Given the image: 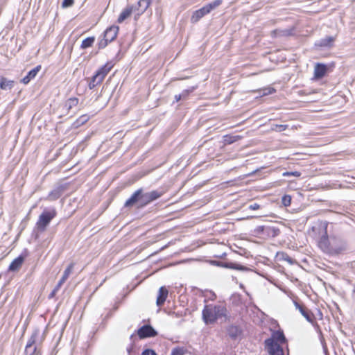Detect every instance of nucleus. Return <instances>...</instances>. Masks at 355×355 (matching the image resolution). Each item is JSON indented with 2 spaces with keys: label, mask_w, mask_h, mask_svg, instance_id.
<instances>
[{
  "label": "nucleus",
  "mask_w": 355,
  "mask_h": 355,
  "mask_svg": "<svg viewBox=\"0 0 355 355\" xmlns=\"http://www.w3.org/2000/svg\"><path fill=\"white\" fill-rule=\"evenodd\" d=\"M282 202L285 207L290 206L291 203V197L288 195H284L282 198Z\"/></svg>",
  "instance_id": "obj_33"
},
{
  "label": "nucleus",
  "mask_w": 355,
  "mask_h": 355,
  "mask_svg": "<svg viewBox=\"0 0 355 355\" xmlns=\"http://www.w3.org/2000/svg\"><path fill=\"white\" fill-rule=\"evenodd\" d=\"M243 138L241 135H226L223 137V140L225 144H233Z\"/></svg>",
  "instance_id": "obj_23"
},
{
  "label": "nucleus",
  "mask_w": 355,
  "mask_h": 355,
  "mask_svg": "<svg viewBox=\"0 0 355 355\" xmlns=\"http://www.w3.org/2000/svg\"><path fill=\"white\" fill-rule=\"evenodd\" d=\"M282 258L287 261L288 263H292L293 262V259L291 257H290L288 254H282Z\"/></svg>",
  "instance_id": "obj_44"
},
{
  "label": "nucleus",
  "mask_w": 355,
  "mask_h": 355,
  "mask_svg": "<svg viewBox=\"0 0 355 355\" xmlns=\"http://www.w3.org/2000/svg\"><path fill=\"white\" fill-rule=\"evenodd\" d=\"M255 231L257 233H266L267 235L272 237L276 236L279 232L278 229L268 226H258Z\"/></svg>",
  "instance_id": "obj_9"
},
{
  "label": "nucleus",
  "mask_w": 355,
  "mask_h": 355,
  "mask_svg": "<svg viewBox=\"0 0 355 355\" xmlns=\"http://www.w3.org/2000/svg\"><path fill=\"white\" fill-rule=\"evenodd\" d=\"M24 261V257L22 255L19 256L15 258L10 264L8 270L10 271H17L21 267Z\"/></svg>",
  "instance_id": "obj_16"
},
{
  "label": "nucleus",
  "mask_w": 355,
  "mask_h": 355,
  "mask_svg": "<svg viewBox=\"0 0 355 355\" xmlns=\"http://www.w3.org/2000/svg\"><path fill=\"white\" fill-rule=\"evenodd\" d=\"M323 234L318 241V247L320 250L328 254H338L347 248L346 242L341 238L337 236L328 237L327 233V224L322 225Z\"/></svg>",
  "instance_id": "obj_1"
},
{
  "label": "nucleus",
  "mask_w": 355,
  "mask_h": 355,
  "mask_svg": "<svg viewBox=\"0 0 355 355\" xmlns=\"http://www.w3.org/2000/svg\"><path fill=\"white\" fill-rule=\"evenodd\" d=\"M74 263H71L67 268L64 270V273L62 275V277L59 280V282L57 284L58 288H61L62 284L66 282V280L68 279L71 273L72 272V270L74 268Z\"/></svg>",
  "instance_id": "obj_14"
},
{
  "label": "nucleus",
  "mask_w": 355,
  "mask_h": 355,
  "mask_svg": "<svg viewBox=\"0 0 355 355\" xmlns=\"http://www.w3.org/2000/svg\"><path fill=\"white\" fill-rule=\"evenodd\" d=\"M141 355H157V354L153 350L146 349L142 352Z\"/></svg>",
  "instance_id": "obj_43"
},
{
  "label": "nucleus",
  "mask_w": 355,
  "mask_h": 355,
  "mask_svg": "<svg viewBox=\"0 0 355 355\" xmlns=\"http://www.w3.org/2000/svg\"><path fill=\"white\" fill-rule=\"evenodd\" d=\"M14 82L12 80H9L6 78H1L0 82V88L1 89H10L13 87Z\"/></svg>",
  "instance_id": "obj_25"
},
{
  "label": "nucleus",
  "mask_w": 355,
  "mask_h": 355,
  "mask_svg": "<svg viewBox=\"0 0 355 355\" xmlns=\"http://www.w3.org/2000/svg\"><path fill=\"white\" fill-rule=\"evenodd\" d=\"M313 325H314V327H315V329H316L317 332H318L320 336H322V331H321V329H320V328L319 325H318L317 323H316V324H313Z\"/></svg>",
  "instance_id": "obj_45"
},
{
  "label": "nucleus",
  "mask_w": 355,
  "mask_h": 355,
  "mask_svg": "<svg viewBox=\"0 0 355 355\" xmlns=\"http://www.w3.org/2000/svg\"><path fill=\"white\" fill-rule=\"evenodd\" d=\"M152 0H139L137 3L139 14L144 13L151 3Z\"/></svg>",
  "instance_id": "obj_22"
},
{
  "label": "nucleus",
  "mask_w": 355,
  "mask_h": 355,
  "mask_svg": "<svg viewBox=\"0 0 355 355\" xmlns=\"http://www.w3.org/2000/svg\"><path fill=\"white\" fill-rule=\"evenodd\" d=\"M113 65L110 62H107L101 67L92 77L88 85L89 89H94L96 86L101 84L107 74L110 71Z\"/></svg>",
  "instance_id": "obj_5"
},
{
  "label": "nucleus",
  "mask_w": 355,
  "mask_h": 355,
  "mask_svg": "<svg viewBox=\"0 0 355 355\" xmlns=\"http://www.w3.org/2000/svg\"><path fill=\"white\" fill-rule=\"evenodd\" d=\"M57 212L54 208L44 210L39 216L36 223V227L40 232L46 230L51 221L56 216Z\"/></svg>",
  "instance_id": "obj_4"
},
{
  "label": "nucleus",
  "mask_w": 355,
  "mask_h": 355,
  "mask_svg": "<svg viewBox=\"0 0 355 355\" xmlns=\"http://www.w3.org/2000/svg\"><path fill=\"white\" fill-rule=\"evenodd\" d=\"M254 216H247V217H245V218H241V220H245V219H251V218H253Z\"/></svg>",
  "instance_id": "obj_47"
},
{
  "label": "nucleus",
  "mask_w": 355,
  "mask_h": 355,
  "mask_svg": "<svg viewBox=\"0 0 355 355\" xmlns=\"http://www.w3.org/2000/svg\"><path fill=\"white\" fill-rule=\"evenodd\" d=\"M222 0H214L213 2H211L205 5L204 7L207 10V13H209L212 10L218 7L222 3Z\"/></svg>",
  "instance_id": "obj_27"
},
{
  "label": "nucleus",
  "mask_w": 355,
  "mask_h": 355,
  "mask_svg": "<svg viewBox=\"0 0 355 355\" xmlns=\"http://www.w3.org/2000/svg\"><path fill=\"white\" fill-rule=\"evenodd\" d=\"M74 3L73 0H64L62 3V8H67L71 6Z\"/></svg>",
  "instance_id": "obj_37"
},
{
  "label": "nucleus",
  "mask_w": 355,
  "mask_h": 355,
  "mask_svg": "<svg viewBox=\"0 0 355 355\" xmlns=\"http://www.w3.org/2000/svg\"><path fill=\"white\" fill-rule=\"evenodd\" d=\"M261 206L258 203H253L249 205L248 209L251 210H257L259 209Z\"/></svg>",
  "instance_id": "obj_41"
},
{
  "label": "nucleus",
  "mask_w": 355,
  "mask_h": 355,
  "mask_svg": "<svg viewBox=\"0 0 355 355\" xmlns=\"http://www.w3.org/2000/svg\"><path fill=\"white\" fill-rule=\"evenodd\" d=\"M227 309L222 304L205 305L202 312V320L206 324H214L216 320L227 318Z\"/></svg>",
  "instance_id": "obj_2"
},
{
  "label": "nucleus",
  "mask_w": 355,
  "mask_h": 355,
  "mask_svg": "<svg viewBox=\"0 0 355 355\" xmlns=\"http://www.w3.org/2000/svg\"><path fill=\"white\" fill-rule=\"evenodd\" d=\"M39 334H40L39 330H35L33 332V334H32L30 339L28 340L27 344H31V345H35L36 339L38 337Z\"/></svg>",
  "instance_id": "obj_32"
},
{
  "label": "nucleus",
  "mask_w": 355,
  "mask_h": 355,
  "mask_svg": "<svg viewBox=\"0 0 355 355\" xmlns=\"http://www.w3.org/2000/svg\"><path fill=\"white\" fill-rule=\"evenodd\" d=\"M89 119V116L87 115H82L78 120L77 122L79 124H83Z\"/></svg>",
  "instance_id": "obj_38"
},
{
  "label": "nucleus",
  "mask_w": 355,
  "mask_h": 355,
  "mask_svg": "<svg viewBox=\"0 0 355 355\" xmlns=\"http://www.w3.org/2000/svg\"><path fill=\"white\" fill-rule=\"evenodd\" d=\"M273 92H274V89H268V93H264V94H272Z\"/></svg>",
  "instance_id": "obj_46"
},
{
  "label": "nucleus",
  "mask_w": 355,
  "mask_h": 355,
  "mask_svg": "<svg viewBox=\"0 0 355 355\" xmlns=\"http://www.w3.org/2000/svg\"><path fill=\"white\" fill-rule=\"evenodd\" d=\"M168 294V291L164 286L160 287L156 301V304L158 306H161L164 304L167 298Z\"/></svg>",
  "instance_id": "obj_13"
},
{
  "label": "nucleus",
  "mask_w": 355,
  "mask_h": 355,
  "mask_svg": "<svg viewBox=\"0 0 355 355\" xmlns=\"http://www.w3.org/2000/svg\"><path fill=\"white\" fill-rule=\"evenodd\" d=\"M188 94H189V91L185 90V91L183 92V93L182 94L175 95V99L176 102H178L180 100H181L182 96H186Z\"/></svg>",
  "instance_id": "obj_39"
},
{
  "label": "nucleus",
  "mask_w": 355,
  "mask_h": 355,
  "mask_svg": "<svg viewBox=\"0 0 355 355\" xmlns=\"http://www.w3.org/2000/svg\"><path fill=\"white\" fill-rule=\"evenodd\" d=\"M78 103V99L77 98H70L66 103V106L69 110L76 106Z\"/></svg>",
  "instance_id": "obj_30"
},
{
  "label": "nucleus",
  "mask_w": 355,
  "mask_h": 355,
  "mask_svg": "<svg viewBox=\"0 0 355 355\" xmlns=\"http://www.w3.org/2000/svg\"><path fill=\"white\" fill-rule=\"evenodd\" d=\"M207 14H208V13L204 6L202 8L196 10L195 12H193V13L191 17V23L194 24V23L198 22L202 17H203Z\"/></svg>",
  "instance_id": "obj_20"
},
{
  "label": "nucleus",
  "mask_w": 355,
  "mask_h": 355,
  "mask_svg": "<svg viewBox=\"0 0 355 355\" xmlns=\"http://www.w3.org/2000/svg\"><path fill=\"white\" fill-rule=\"evenodd\" d=\"M137 335L141 338L154 337L157 335V332L150 325H144L137 331Z\"/></svg>",
  "instance_id": "obj_6"
},
{
  "label": "nucleus",
  "mask_w": 355,
  "mask_h": 355,
  "mask_svg": "<svg viewBox=\"0 0 355 355\" xmlns=\"http://www.w3.org/2000/svg\"><path fill=\"white\" fill-rule=\"evenodd\" d=\"M140 193L141 189H138L136 191H135L133 194L130 196V198L125 201L124 206L126 207H130L134 205H136L137 208H141L139 196Z\"/></svg>",
  "instance_id": "obj_7"
},
{
  "label": "nucleus",
  "mask_w": 355,
  "mask_h": 355,
  "mask_svg": "<svg viewBox=\"0 0 355 355\" xmlns=\"http://www.w3.org/2000/svg\"><path fill=\"white\" fill-rule=\"evenodd\" d=\"M109 42H110L107 40L106 38L104 37L103 39H102L98 42V47L100 49H103V48H105L108 44Z\"/></svg>",
  "instance_id": "obj_36"
},
{
  "label": "nucleus",
  "mask_w": 355,
  "mask_h": 355,
  "mask_svg": "<svg viewBox=\"0 0 355 355\" xmlns=\"http://www.w3.org/2000/svg\"><path fill=\"white\" fill-rule=\"evenodd\" d=\"M36 352V346L26 344L25 348V353L26 355H33Z\"/></svg>",
  "instance_id": "obj_31"
},
{
  "label": "nucleus",
  "mask_w": 355,
  "mask_h": 355,
  "mask_svg": "<svg viewBox=\"0 0 355 355\" xmlns=\"http://www.w3.org/2000/svg\"><path fill=\"white\" fill-rule=\"evenodd\" d=\"M293 30L291 28L289 29H275L272 31L270 33L272 37H288L293 35Z\"/></svg>",
  "instance_id": "obj_17"
},
{
  "label": "nucleus",
  "mask_w": 355,
  "mask_h": 355,
  "mask_svg": "<svg viewBox=\"0 0 355 355\" xmlns=\"http://www.w3.org/2000/svg\"><path fill=\"white\" fill-rule=\"evenodd\" d=\"M64 190V188L63 186L57 187L49 193L47 199L49 200H55L58 199L62 194Z\"/></svg>",
  "instance_id": "obj_18"
},
{
  "label": "nucleus",
  "mask_w": 355,
  "mask_h": 355,
  "mask_svg": "<svg viewBox=\"0 0 355 355\" xmlns=\"http://www.w3.org/2000/svg\"><path fill=\"white\" fill-rule=\"evenodd\" d=\"M286 343V338L282 331H274L271 337L264 341L265 349L270 355H284L282 345Z\"/></svg>",
  "instance_id": "obj_3"
},
{
  "label": "nucleus",
  "mask_w": 355,
  "mask_h": 355,
  "mask_svg": "<svg viewBox=\"0 0 355 355\" xmlns=\"http://www.w3.org/2000/svg\"><path fill=\"white\" fill-rule=\"evenodd\" d=\"M40 69H41L40 65H37L34 69H31L27 73V75L21 79V83L25 85L28 84L32 79L35 78V76H37L38 72L40 71Z\"/></svg>",
  "instance_id": "obj_15"
},
{
  "label": "nucleus",
  "mask_w": 355,
  "mask_h": 355,
  "mask_svg": "<svg viewBox=\"0 0 355 355\" xmlns=\"http://www.w3.org/2000/svg\"><path fill=\"white\" fill-rule=\"evenodd\" d=\"M334 42V37L328 36L320 40L317 43H315V45L320 47H329L332 46Z\"/></svg>",
  "instance_id": "obj_21"
},
{
  "label": "nucleus",
  "mask_w": 355,
  "mask_h": 355,
  "mask_svg": "<svg viewBox=\"0 0 355 355\" xmlns=\"http://www.w3.org/2000/svg\"><path fill=\"white\" fill-rule=\"evenodd\" d=\"M295 176V177H300L301 175V173L299 171H286L283 173V176L287 177V176Z\"/></svg>",
  "instance_id": "obj_35"
},
{
  "label": "nucleus",
  "mask_w": 355,
  "mask_h": 355,
  "mask_svg": "<svg viewBox=\"0 0 355 355\" xmlns=\"http://www.w3.org/2000/svg\"><path fill=\"white\" fill-rule=\"evenodd\" d=\"M60 288H58L57 286H55V287L53 288V290L52 291V292L49 294V298H53L54 297V296L56 295V293H58V291L60 290Z\"/></svg>",
  "instance_id": "obj_42"
},
{
  "label": "nucleus",
  "mask_w": 355,
  "mask_h": 355,
  "mask_svg": "<svg viewBox=\"0 0 355 355\" xmlns=\"http://www.w3.org/2000/svg\"><path fill=\"white\" fill-rule=\"evenodd\" d=\"M287 128L288 125H276L275 130L279 132H282L285 130Z\"/></svg>",
  "instance_id": "obj_40"
},
{
  "label": "nucleus",
  "mask_w": 355,
  "mask_h": 355,
  "mask_svg": "<svg viewBox=\"0 0 355 355\" xmlns=\"http://www.w3.org/2000/svg\"><path fill=\"white\" fill-rule=\"evenodd\" d=\"M95 41L94 37H89L85 39L81 44V49H85L92 46Z\"/></svg>",
  "instance_id": "obj_28"
},
{
  "label": "nucleus",
  "mask_w": 355,
  "mask_h": 355,
  "mask_svg": "<svg viewBox=\"0 0 355 355\" xmlns=\"http://www.w3.org/2000/svg\"><path fill=\"white\" fill-rule=\"evenodd\" d=\"M214 263H216V266L225 268H230V269H234L237 270H241L244 271L247 270V268L245 266L236 264L235 263H227V262H222V261H214Z\"/></svg>",
  "instance_id": "obj_10"
},
{
  "label": "nucleus",
  "mask_w": 355,
  "mask_h": 355,
  "mask_svg": "<svg viewBox=\"0 0 355 355\" xmlns=\"http://www.w3.org/2000/svg\"><path fill=\"white\" fill-rule=\"evenodd\" d=\"M327 71V67L322 63H317L314 67V78L320 79L324 76Z\"/></svg>",
  "instance_id": "obj_11"
},
{
  "label": "nucleus",
  "mask_w": 355,
  "mask_h": 355,
  "mask_svg": "<svg viewBox=\"0 0 355 355\" xmlns=\"http://www.w3.org/2000/svg\"><path fill=\"white\" fill-rule=\"evenodd\" d=\"M141 189V193H140V207L142 208L144 207H145L146 205H147L148 204H149L150 202H151V201L150 200V198H149V195L147 193H144L143 192V189Z\"/></svg>",
  "instance_id": "obj_24"
},
{
  "label": "nucleus",
  "mask_w": 355,
  "mask_h": 355,
  "mask_svg": "<svg viewBox=\"0 0 355 355\" xmlns=\"http://www.w3.org/2000/svg\"><path fill=\"white\" fill-rule=\"evenodd\" d=\"M118 31H119L118 26H110V28H107L105 30V31L104 33V37L106 38L107 40H108L111 42L116 38Z\"/></svg>",
  "instance_id": "obj_12"
},
{
  "label": "nucleus",
  "mask_w": 355,
  "mask_h": 355,
  "mask_svg": "<svg viewBox=\"0 0 355 355\" xmlns=\"http://www.w3.org/2000/svg\"><path fill=\"white\" fill-rule=\"evenodd\" d=\"M227 331L228 335L232 338H237L241 334V331H240L239 328L238 327L234 326V325L229 327L227 328Z\"/></svg>",
  "instance_id": "obj_26"
},
{
  "label": "nucleus",
  "mask_w": 355,
  "mask_h": 355,
  "mask_svg": "<svg viewBox=\"0 0 355 355\" xmlns=\"http://www.w3.org/2000/svg\"><path fill=\"white\" fill-rule=\"evenodd\" d=\"M148 193L149 195L150 200L151 202L157 200V198H159V197H161L162 196V192H159V191H155V190L148 192Z\"/></svg>",
  "instance_id": "obj_29"
},
{
  "label": "nucleus",
  "mask_w": 355,
  "mask_h": 355,
  "mask_svg": "<svg viewBox=\"0 0 355 355\" xmlns=\"http://www.w3.org/2000/svg\"><path fill=\"white\" fill-rule=\"evenodd\" d=\"M135 10L136 8L132 6H127L119 16V18L117 19L118 23H122L124 20L129 17L132 14V11Z\"/></svg>",
  "instance_id": "obj_19"
},
{
  "label": "nucleus",
  "mask_w": 355,
  "mask_h": 355,
  "mask_svg": "<svg viewBox=\"0 0 355 355\" xmlns=\"http://www.w3.org/2000/svg\"><path fill=\"white\" fill-rule=\"evenodd\" d=\"M184 354V349L183 348L177 347L174 348L171 355H183Z\"/></svg>",
  "instance_id": "obj_34"
},
{
  "label": "nucleus",
  "mask_w": 355,
  "mask_h": 355,
  "mask_svg": "<svg viewBox=\"0 0 355 355\" xmlns=\"http://www.w3.org/2000/svg\"><path fill=\"white\" fill-rule=\"evenodd\" d=\"M293 303L296 309L299 310V311L306 318V320L308 322L313 323V314L311 313V312L302 305H300L297 302L293 301Z\"/></svg>",
  "instance_id": "obj_8"
}]
</instances>
